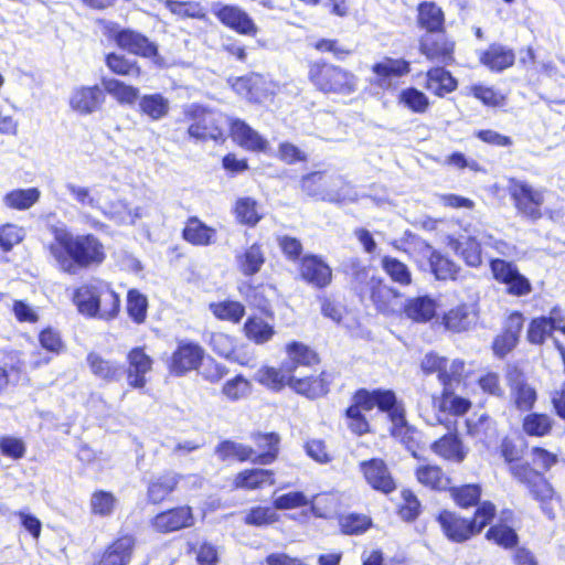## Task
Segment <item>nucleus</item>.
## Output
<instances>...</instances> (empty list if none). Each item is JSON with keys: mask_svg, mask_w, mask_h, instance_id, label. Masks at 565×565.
Segmentation results:
<instances>
[{"mask_svg": "<svg viewBox=\"0 0 565 565\" xmlns=\"http://www.w3.org/2000/svg\"><path fill=\"white\" fill-rule=\"evenodd\" d=\"M454 42L448 40L444 32L426 33L419 43L420 53L429 61L446 65L454 61Z\"/></svg>", "mask_w": 565, "mask_h": 565, "instance_id": "6ab92c4d", "label": "nucleus"}, {"mask_svg": "<svg viewBox=\"0 0 565 565\" xmlns=\"http://www.w3.org/2000/svg\"><path fill=\"white\" fill-rule=\"evenodd\" d=\"M209 310L217 320L231 323H238L245 316V306L231 299L210 302Z\"/></svg>", "mask_w": 565, "mask_h": 565, "instance_id": "f704fd0d", "label": "nucleus"}, {"mask_svg": "<svg viewBox=\"0 0 565 565\" xmlns=\"http://www.w3.org/2000/svg\"><path fill=\"white\" fill-rule=\"evenodd\" d=\"M213 13L226 28L239 34H247V13L242 9L231 4H216Z\"/></svg>", "mask_w": 565, "mask_h": 565, "instance_id": "c756f323", "label": "nucleus"}, {"mask_svg": "<svg viewBox=\"0 0 565 565\" xmlns=\"http://www.w3.org/2000/svg\"><path fill=\"white\" fill-rule=\"evenodd\" d=\"M72 303L87 319L110 322L121 311L120 295L110 281L95 278L77 286L72 294Z\"/></svg>", "mask_w": 565, "mask_h": 565, "instance_id": "f03ea898", "label": "nucleus"}, {"mask_svg": "<svg viewBox=\"0 0 565 565\" xmlns=\"http://www.w3.org/2000/svg\"><path fill=\"white\" fill-rule=\"evenodd\" d=\"M392 422V434L394 437L399 438L407 448L413 447L415 440L416 429L409 426L405 418V408L401 402L395 397L392 411H386Z\"/></svg>", "mask_w": 565, "mask_h": 565, "instance_id": "c85d7f7f", "label": "nucleus"}, {"mask_svg": "<svg viewBox=\"0 0 565 565\" xmlns=\"http://www.w3.org/2000/svg\"><path fill=\"white\" fill-rule=\"evenodd\" d=\"M490 268L494 279L504 284L510 295L520 297L531 292L530 280L519 271L513 263L495 258L490 262Z\"/></svg>", "mask_w": 565, "mask_h": 565, "instance_id": "dca6fc26", "label": "nucleus"}, {"mask_svg": "<svg viewBox=\"0 0 565 565\" xmlns=\"http://www.w3.org/2000/svg\"><path fill=\"white\" fill-rule=\"evenodd\" d=\"M41 198V191L33 186L14 189L3 195V203L8 209L24 211L31 209Z\"/></svg>", "mask_w": 565, "mask_h": 565, "instance_id": "72a5a7b5", "label": "nucleus"}, {"mask_svg": "<svg viewBox=\"0 0 565 565\" xmlns=\"http://www.w3.org/2000/svg\"><path fill=\"white\" fill-rule=\"evenodd\" d=\"M50 233L53 239L47 250L64 274L97 268L107 259L105 244L93 233L73 234L66 226L56 225L50 227Z\"/></svg>", "mask_w": 565, "mask_h": 565, "instance_id": "f257e3e1", "label": "nucleus"}, {"mask_svg": "<svg viewBox=\"0 0 565 565\" xmlns=\"http://www.w3.org/2000/svg\"><path fill=\"white\" fill-rule=\"evenodd\" d=\"M320 200L330 203L353 202L356 200V193L352 186L341 178V184L329 185L323 190V194Z\"/></svg>", "mask_w": 565, "mask_h": 565, "instance_id": "13d9d810", "label": "nucleus"}, {"mask_svg": "<svg viewBox=\"0 0 565 565\" xmlns=\"http://www.w3.org/2000/svg\"><path fill=\"white\" fill-rule=\"evenodd\" d=\"M139 109L151 120H159L168 115L170 105L168 98L160 93L146 94L139 100Z\"/></svg>", "mask_w": 565, "mask_h": 565, "instance_id": "a19ab883", "label": "nucleus"}, {"mask_svg": "<svg viewBox=\"0 0 565 565\" xmlns=\"http://www.w3.org/2000/svg\"><path fill=\"white\" fill-rule=\"evenodd\" d=\"M216 230L196 216H190L182 228V238L193 246H209L215 242Z\"/></svg>", "mask_w": 565, "mask_h": 565, "instance_id": "a878e982", "label": "nucleus"}, {"mask_svg": "<svg viewBox=\"0 0 565 565\" xmlns=\"http://www.w3.org/2000/svg\"><path fill=\"white\" fill-rule=\"evenodd\" d=\"M105 99V92L97 84L82 85L72 90L68 105L76 114L86 116L100 110Z\"/></svg>", "mask_w": 565, "mask_h": 565, "instance_id": "a211bd4d", "label": "nucleus"}, {"mask_svg": "<svg viewBox=\"0 0 565 565\" xmlns=\"http://www.w3.org/2000/svg\"><path fill=\"white\" fill-rule=\"evenodd\" d=\"M163 6L179 19L205 20L206 10L199 1L164 0Z\"/></svg>", "mask_w": 565, "mask_h": 565, "instance_id": "4c0bfd02", "label": "nucleus"}, {"mask_svg": "<svg viewBox=\"0 0 565 565\" xmlns=\"http://www.w3.org/2000/svg\"><path fill=\"white\" fill-rule=\"evenodd\" d=\"M188 137L194 141L224 143L227 139L228 116L220 109L192 103L182 110Z\"/></svg>", "mask_w": 565, "mask_h": 565, "instance_id": "7ed1b4c3", "label": "nucleus"}, {"mask_svg": "<svg viewBox=\"0 0 565 565\" xmlns=\"http://www.w3.org/2000/svg\"><path fill=\"white\" fill-rule=\"evenodd\" d=\"M204 348L195 341H178L175 349L167 360L168 372L172 376L181 377L192 371H198L203 364Z\"/></svg>", "mask_w": 565, "mask_h": 565, "instance_id": "ddd939ff", "label": "nucleus"}, {"mask_svg": "<svg viewBox=\"0 0 565 565\" xmlns=\"http://www.w3.org/2000/svg\"><path fill=\"white\" fill-rule=\"evenodd\" d=\"M473 318L467 306H458L445 315L444 324L450 331L461 332L470 328Z\"/></svg>", "mask_w": 565, "mask_h": 565, "instance_id": "8fccbe9b", "label": "nucleus"}, {"mask_svg": "<svg viewBox=\"0 0 565 565\" xmlns=\"http://www.w3.org/2000/svg\"><path fill=\"white\" fill-rule=\"evenodd\" d=\"M436 301L429 296L411 298L404 306L406 316L416 322H426L435 317Z\"/></svg>", "mask_w": 565, "mask_h": 565, "instance_id": "473e14b6", "label": "nucleus"}, {"mask_svg": "<svg viewBox=\"0 0 565 565\" xmlns=\"http://www.w3.org/2000/svg\"><path fill=\"white\" fill-rule=\"evenodd\" d=\"M495 507L490 501H483L477 508L475 518L467 520L450 511H443L437 520L448 540L462 543L480 533L494 518Z\"/></svg>", "mask_w": 565, "mask_h": 565, "instance_id": "0eeeda50", "label": "nucleus"}, {"mask_svg": "<svg viewBox=\"0 0 565 565\" xmlns=\"http://www.w3.org/2000/svg\"><path fill=\"white\" fill-rule=\"evenodd\" d=\"M117 498L111 491L96 489L89 499V512L94 516L108 518L114 514L117 507Z\"/></svg>", "mask_w": 565, "mask_h": 565, "instance_id": "e433bc0d", "label": "nucleus"}, {"mask_svg": "<svg viewBox=\"0 0 565 565\" xmlns=\"http://www.w3.org/2000/svg\"><path fill=\"white\" fill-rule=\"evenodd\" d=\"M215 454L224 462H244L247 460V448L228 439L217 444Z\"/></svg>", "mask_w": 565, "mask_h": 565, "instance_id": "603ef678", "label": "nucleus"}, {"mask_svg": "<svg viewBox=\"0 0 565 565\" xmlns=\"http://www.w3.org/2000/svg\"><path fill=\"white\" fill-rule=\"evenodd\" d=\"M416 477L422 484L435 490H444L449 484L448 477L437 466L424 465L418 467Z\"/></svg>", "mask_w": 565, "mask_h": 565, "instance_id": "de8ad7c7", "label": "nucleus"}, {"mask_svg": "<svg viewBox=\"0 0 565 565\" xmlns=\"http://www.w3.org/2000/svg\"><path fill=\"white\" fill-rule=\"evenodd\" d=\"M308 77L322 93L350 95L356 90L358 78L340 66L316 61L309 64Z\"/></svg>", "mask_w": 565, "mask_h": 565, "instance_id": "6e6552de", "label": "nucleus"}, {"mask_svg": "<svg viewBox=\"0 0 565 565\" xmlns=\"http://www.w3.org/2000/svg\"><path fill=\"white\" fill-rule=\"evenodd\" d=\"M148 298L138 289L127 291L126 310L130 320L136 324H142L148 317Z\"/></svg>", "mask_w": 565, "mask_h": 565, "instance_id": "37998d69", "label": "nucleus"}, {"mask_svg": "<svg viewBox=\"0 0 565 565\" xmlns=\"http://www.w3.org/2000/svg\"><path fill=\"white\" fill-rule=\"evenodd\" d=\"M381 265L385 274L399 286H409L412 284V273L407 265L395 257L384 256Z\"/></svg>", "mask_w": 565, "mask_h": 565, "instance_id": "09e8293b", "label": "nucleus"}, {"mask_svg": "<svg viewBox=\"0 0 565 565\" xmlns=\"http://www.w3.org/2000/svg\"><path fill=\"white\" fill-rule=\"evenodd\" d=\"M427 88L438 96H444L457 88V81L444 67H435L427 72Z\"/></svg>", "mask_w": 565, "mask_h": 565, "instance_id": "ea45409f", "label": "nucleus"}, {"mask_svg": "<svg viewBox=\"0 0 565 565\" xmlns=\"http://www.w3.org/2000/svg\"><path fill=\"white\" fill-rule=\"evenodd\" d=\"M373 72L383 77L403 76L409 72V63L404 60L386 58L373 66Z\"/></svg>", "mask_w": 565, "mask_h": 565, "instance_id": "338daca9", "label": "nucleus"}, {"mask_svg": "<svg viewBox=\"0 0 565 565\" xmlns=\"http://www.w3.org/2000/svg\"><path fill=\"white\" fill-rule=\"evenodd\" d=\"M301 278L315 288L322 289L331 284L332 269L319 256L306 255L300 263Z\"/></svg>", "mask_w": 565, "mask_h": 565, "instance_id": "4be33fe9", "label": "nucleus"}, {"mask_svg": "<svg viewBox=\"0 0 565 565\" xmlns=\"http://www.w3.org/2000/svg\"><path fill=\"white\" fill-rule=\"evenodd\" d=\"M0 454L12 460H20L26 454V445L23 439L14 436H0Z\"/></svg>", "mask_w": 565, "mask_h": 565, "instance_id": "69168bd1", "label": "nucleus"}, {"mask_svg": "<svg viewBox=\"0 0 565 565\" xmlns=\"http://www.w3.org/2000/svg\"><path fill=\"white\" fill-rule=\"evenodd\" d=\"M431 448L440 457L455 462H461L466 457L461 441L450 433L435 441Z\"/></svg>", "mask_w": 565, "mask_h": 565, "instance_id": "58836bf2", "label": "nucleus"}, {"mask_svg": "<svg viewBox=\"0 0 565 565\" xmlns=\"http://www.w3.org/2000/svg\"><path fill=\"white\" fill-rule=\"evenodd\" d=\"M341 184V177L330 175L324 172H312L301 180L302 190L310 196L321 199L323 190L329 185Z\"/></svg>", "mask_w": 565, "mask_h": 565, "instance_id": "c9c22d12", "label": "nucleus"}, {"mask_svg": "<svg viewBox=\"0 0 565 565\" xmlns=\"http://www.w3.org/2000/svg\"><path fill=\"white\" fill-rule=\"evenodd\" d=\"M395 402V393L391 390H358L352 397V405L345 411L347 425L355 435L369 431L370 425L362 411H372L377 407L381 412L392 411Z\"/></svg>", "mask_w": 565, "mask_h": 565, "instance_id": "423d86ee", "label": "nucleus"}, {"mask_svg": "<svg viewBox=\"0 0 565 565\" xmlns=\"http://www.w3.org/2000/svg\"><path fill=\"white\" fill-rule=\"evenodd\" d=\"M106 92L120 105H132L139 97V89L120 79L109 78L104 81Z\"/></svg>", "mask_w": 565, "mask_h": 565, "instance_id": "a18cd8bd", "label": "nucleus"}, {"mask_svg": "<svg viewBox=\"0 0 565 565\" xmlns=\"http://www.w3.org/2000/svg\"><path fill=\"white\" fill-rule=\"evenodd\" d=\"M444 22V11L435 2L425 1L418 6V24L427 33H441Z\"/></svg>", "mask_w": 565, "mask_h": 565, "instance_id": "2f4dec72", "label": "nucleus"}, {"mask_svg": "<svg viewBox=\"0 0 565 565\" xmlns=\"http://www.w3.org/2000/svg\"><path fill=\"white\" fill-rule=\"evenodd\" d=\"M86 362L92 374L106 383L118 382L124 374L122 365L119 362L106 359L94 351L88 352Z\"/></svg>", "mask_w": 565, "mask_h": 565, "instance_id": "b1692460", "label": "nucleus"}, {"mask_svg": "<svg viewBox=\"0 0 565 565\" xmlns=\"http://www.w3.org/2000/svg\"><path fill=\"white\" fill-rule=\"evenodd\" d=\"M2 355L4 360H7V363L4 365H0V395H2L10 386V377L12 375L20 377L24 366L18 351L3 350Z\"/></svg>", "mask_w": 565, "mask_h": 565, "instance_id": "79ce46f5", "label": "nucleus"}, {"mask_svg": "<svg viewBox=\"0 0 565 565\" xmlns=\"http://www.w3.org/2000/svg\"><path fill=\"white\" fill-rule=\"evenodd\" d=\"M295 375L284 372V365L279 370L274 367H263L255 374V380L273 391H279L285 385L290 386Z\"/></svg>", "mask_w": 565, "mask_h": 565, "instance_id": "49530a36", "label": "nucleus"}, {"mask_svg": "<svg viewBox=\"0 0 565 565\" xmlns=\"http://www.w3.org/2000/svg\"><path fill=\"white\" fill-rule=\"evenodd\" d=\"M103 214L118 225L131 224L135 221L129 203L120 199L109 202Z\"/></svg>", "mask_w": 565, "mask_h": 565, "instance_id": "6e6d98bb", "label": "nucleus"}, {"mask_svg": "<svg viewBox=\"0 0 565 565\" xmlns=\"http://www.w3.org/2000/svg\"><path fill=\"white\" fill-rule=\"evenodd\" d=\"M428 402H431L437 411L433 414H423L420 416L430 426L443 425L448 431L455 429L454 416L465 414L469 407L470 402L463 397H460L451 391V386L444 387L441 398L437 401L434 397H427Z\"/></svg>", "mask_w": 565, "mask_h": 565, "instance_id": "9d476101", "label": "nucleus"}, {"mask_svg": "<svg viewBox=\"0 0 565 565\" xmlns=\"http://www.w3.org/2000/svg\"><path fill=\"white\" fill-rule=\"evenodd\" d=\"M492 235L478 232L475 235L450 238L449 246L463 259L466 265L477 268L482 264L481 246L492 244Z\"/></svg>", "mask_w": 565, "mask_h": 565, "instance_id": "f3484780", "label": "nucleus"}, {"mask_svg": "<svg viewBox=\"0 0 565 565\" xmlns=\"http://www.w3.org/2000/svg\"><path fill=\"white\" fill-rule=\"evenodd\" d=\"M104 63L109 73L116 76L139 78L143 73L137 60L129 58L120 52L111 51L106 53L104 55Z\"/></svg>", "mask_w": 565, "mask_h": 565, "instance_id": "bb28decb", "label": "nucleus"}, {"mask_svg": "<svg viewBox=\"0 0 565 565\" xmlns=\"http://www.w3.org/2000/svg\"><path fill=\"white\" fill-rule=\"evenodd\" d=\"M366 288L373 305L380 312L391 315L399 309L401 292L385 284L383 279L371 277Z\"/></svg>", "mask_w": 565, "mask_h": 565, "instance_id": "412c9836", "label": "nucleus"}, {"mask_svg": "<svg viewBox=\"0 0 565 565\" xmlns=\"http://www.w3.org/2000/svg\"><path fill=\"white\" fill-rule=\"evenodd\" d=\"M466 426L468 434L482 443L494 434L493 422L486 414L468 418Z\"/></svg>", "mask_w": 565, "mask_h": 565, "instance_id": "864d4df0", "label": "nucleus"}, {"mask_svg": "<svg viewBox=\"0 0 565 565\" xmlns=\"http://www.w3.org/2000/svg\"><path fill=\"white\" fill-rule=\"evenodd\" d=\"M451 497L461 508L476 505L481 497V488L478 484H465L450 489Z\"/></svg>", "mask_w": 565, "mask_h": 565, "instance_id": "bf43d9fd", "label": "nucleus"}, {"mask_svg": "<svg viewBox=\"0 0 565 565\" xmlns=\"http://www.w3.org/2000/svg\"><path fill=\"white\" fill-rule=\"evenodd\" d=\"M552 427L553 419L545 414L532 413L523 419V430L530 436L543 437Z\"/></svg>", "mask_w": 565, "mask_h": 565, "instance_id": "5fc2aeb1", "label": "nucleus"}, {"mask_svg": "<svg viewBox=\"0 0 565 565\" xmlns=\"http://www.w3.org/2000/svg\"><path fill=\"white\" fill-rule=\"evenodd\" d=\"M38 341L40 347L53 356H58L66 351L62 332L52 326H46L39 331Z\"/></svg>", "mask_w": 565, "mask_h": 565, "instance_id": "c03bdc74", "label": "nucleus"}, {"mask_svg": "<svg viewBox=\"0 0 565 565\" xmlns=\"http://www.w3.org/2000/svg\"><path fill=\"white\" fill-rule=\"evenodd\" d=\"M137 547V535L121 527L117 535L98 553L90 565H129Z\"/></svg>", "mask_w": 565, "mask_h": 565, "instance_id": "9b49d317", "label": "nucleus"}, {"mask_svg": "<svg viewBox=\"0 0 565 565\" xmlns=\"http://www.w3.org/2000/svg\"><path fill=\"white\" fill-rule=\"evenodd\" d=\"M429 266L437 279H456L459 267L440 253L433 250L429 256Z\"/></svg>", "mask_w": 565, "mask_h": 565, "instance_id": "3c124183", "label": "nucleus"}, {"mask_svg": "<svg viewBox=\"0 0 565 565\" xmlns=\"http://www.w3.org/2000/svg\"><path fill=\"white\" fill-rule=\"evenodd\" d=\"M127 367L124 371L129 388L143 391L148 384L154 360L146 352L145 345L131 348L126 354Z\"/></svg>", "mask_w": 565, "mask_h": 565, "instance_id": "4468645a", "label": "nucleus"}, {"mask_svg": "<svg viewBox=\"0 0 565 565\" xmlns=\"http://www.w3.org/2000/svg\"><path fill=\"white\" fill-rule=\"evenodd\" d=\"M359 469L366 483L374 490L383 493H390L395 490V481L384 460L379 458L363 460L359 463Z\"/></svg>", "mask_w": 565, "mask_h": 565, "instance_id": "aec40b11", "label": "nucleus"}, {"mask_svg": "<svg viewBox=\"0 0 565 565\" xmlns=\"http://www.w3.org/2000/svg\"><path fill=\"white\" fill-rule=\"evenodd\" d=\"M287 360L282 362L284 372L295 375L299 366H311L319 362L317 353L301 342H290L286 347Z\"/></svg>", "mask_w": 565, "mask_h": 565, "instance_id": "393cba45", "label": "nucleus"}, {"mask_svg": "<svg viewBox=\"0 0 565 565\" xmlns=\"http://www.w3.org/2000/svg\"><path fill=\"white\" fill-rule=\"evenodd\" d=\"M277 298L273 285H262L249 295V340L257 344L268 342L275 334L271 302Z\"/></svg>", "mask_w": 565, "mask_h": 565, "instance_id": "39448f33", "label": "nucleus"}, {"mask_svg": "<svg viewBox=\"0 0 565 565\" xmlns=\"http://www.w3.org/2000/svg\"><path fill=\"white\" fill-rule=\"evenodd\" d=\"M398 100L414 113H424L428 108L427 96L417 88L409 87L399 93Z\"/></svg>", "mask_w": 565, "mask_h": 565, "instance_id": "e2e57ef3", "label": "nucleus"}, {"mask_svg": "<svg viewBox=\"0 0 565 565\" xmlns=\"http://www.w3.org/2000/svg\"><path fill=\"white\" fill-rule=\"evenodd\" d=\"M189 552L195 554L198 565H217L218 551L217 547L210 542H201L199 545L192 544Z\"/></svg>", "mask_w": 565, "mask_h": 565, "instance_id": "774afa93", "label": "nucleus"}, {"mask_svg": "<svg viewBox=\"0 0 565 565\" xmlns=\"http://www.w3.org/2000/svg\"><path fill=\"white\" fill-rule=\"evenodd\" d=\"M555 330V324L546 317L533 319L527 329V341L532 344H542Z\"/></svg>", "mask_w": 565, "mask_h": 565, "instance_id": "4d7b16f0", "label": "nucleus"}, {"mask_svg": "<svg viewBox=\"0 0 565 565\" xmlns=\"http://www.w3.org/2000/svg\"><path fill=\"white\" fill-rule=\"evenodd\" d=\"M509 193L519 214L536 222L543 214L541 211L545 201V191L534 188L525 181L512 179L509 183Z\"/></svg>", "mask_w": 565, "mask_h": 565, "instance_id": "f8f14e48", "label": "nucleus"}, {"mask_svg": "<svg viewBox=\"0 0 565 565\" xmlns=\"http://www.w3.org/2000/svg\"><path fill=\"white\" fill-rule=\"evenodd\" d=\"M96 23L106 40L114 43L122 52L150 60L159 67L164 65V58L160 54L158 44L142 32L131 28H124L118 22L104 18L97 19Z\"/></svg>", "mask_w": 565, "mask_h": 565, "instance_id": "20e7f679", "label": "nucleus"}, {"mask_svg": "<svg viewBox=\"0 0 565 565\" xmlns=\"http://www.w3.org/2000/svg\"><path fill=\"white\" fill-rule=\"evenodd\" d=\"M512 394L516 407L521 411L531 409L536 401L535 390L520 380L512 384Z\"/></svg>", "mask_w": 565, "mask_h": 565, "instance_id": "680f3d73", "label": "nucleus"}, {"mask_svg": "<svg viewBox=\"0 0 565 565\" xmlns=\"http://www.w3.org/2000/svg\"><path fill=\"white\" fill-rule=\"evenodd\" d=\"M191 479L193 486L200 488L202 478L199 475H182L174 470H163L152 476L146 484V501L150 505H160L172 500L182 480Z\"/></svg>", "mask_w": 565, "mask_h": 565, "instance_id": "1a4fd4ad", "label": "nucleus"}, {"mask_svg": "<svg viewBox=\"0 0 565 565\" xmlns=\"http://www.w3.org/2000/svg\"><path fill=\"white\" fill-rule=\"evenodd\" d=\"M249 462L268 465L271 463L278 455L279 436L275 433L254 434L250 437Z\"/></svg>", "mask_w": 565, "mask_h": 565, "instance_id": "5701e85b", "label": "nucleus"}, {"mask_svg": "<svg viewBox=\"0 0 565 565\" xmlns=\"http://www.w3.org/2000/svg\"><path fill=\"white\" fill-rule=\"evenodd\" d=\"M275 90V85L266 81L259 74L249 75V100L263 103L268 99Z\"/></svg>", "mask_w": 565, "mask_h": 565, "instance_id": "0e129e2a", "label": "nucleus"}, {"mask_svg": "<svg viewBox=\"0 0 565 565\" xmlns=\"http://www.w3.org/2000/svg\"><path fill=\"white\" fill-rule=\"evenodd\" d=\"M195 523L193 508L188 504L175 505L158 512L151 520V527L160 534H169L192 527Z\"/></svg>", "mask_w": 565, "mask_h": 565, "instance_id": "2eb2a0df", "label": "nucleus"}, {"mask_svg": "<svg viewBox=\"0 0 565 565\" xmlns=\"http://www.w3.org/2000/svg\"><path fill=\"white\" fill-rule=\"evenodd\" d=\"M514 52L500 44H492L482 52L480 62L491 71L501 72L513 65Z\"/></svg>", "mask_w": 565, "mask_h": 565, "instance_id": "7c9ffc66", "label": "nucleus"}, {"mask_svg": "<svg viewBox=\"0 0 565 565\" xmlns=\"http://www.w3.org/2000/svg\"><path fill=\"white\" fill-rule=\"evenodd\" d=\"M24 236L23 227L17 224L6 223L0 225V249L3 253H9L24 239Z\"/></svg>", "mask_w": 565, "mask_h": 565, "instance_id": "052dcab7", "label": "nucleus"}, {"mask_svg": "<svg viewBox=\"0 0 565 565\" xmlns=\"http://www.w3.org/2000/svg\"><path fill=\"white\" fill-rule=\"evenodd\" d=\"M331 381L332 376L327 372H322L318 377H297L295 375L294 380L290 382V387L309 398H317L329 392Z\"/></svg>", "mask_w": 565, "mask_h": 565, "instance_id": "cd10ccee", "label": "nucleus"}]
</instances>
